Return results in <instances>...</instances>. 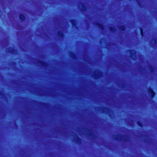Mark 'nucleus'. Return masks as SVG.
I'll use <instances>...</instances> for the list:
<instances>
[{
  "label": "nucleus",
  "mask_w": 157,
  "mask_h": 157,
  "mask_svg": "<svg viewBox=\"0 0 157 157\" xmlns=\"http://www.w3.org/2000/svg\"><path fill=\"white\" fill-rule=\"evenodd\" d=\"M150 92L152 96L153 97L154 95V93L153 92V91L152 90H150Z\"/></svg>",
  "instance_id": "obj_1"
}]
</instances>
